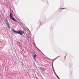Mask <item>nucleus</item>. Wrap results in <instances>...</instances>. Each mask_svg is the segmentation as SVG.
<instances>
[{"label":"nucleus","mask_w":79,"mask_h":79,"mask_svg":"<svg viewBox=\"0 0 79 79\" xmlns=\"http://www.w3.org/2000/svg\"><path fill=\"white\" fill-rule=\"evenodd\" d=\"M12 31L13 32H15V33H17V34H20L21 35H22V34H24V31H22L21 30L18 31L14 30V29H12Z\"/></svg>","instance_id":"1"},{"label":"nucleus","mask_w":79,"mask_h":79,"mask_svg":"<svg viewBox=\"0 0 79 79\" xmlns=\"http://www.w3.org/2000/svg\"><path fill=\"white\" fill-rule=\"evenodd\" d=\"M9 16L11 19H12V20L14 21L15 22H18V20H16L13 17V14H12V13H11L10 14Z\"/></svg>","instance_id":"2"},{"label":"nucleus","mask_w":79,"mask_h":79,"mask_svg":"<svg viewBox=\"0 0 79 79\" xmlns=\"http://www.w3.org/2000/svg\"><path fill=\"white\" fill-rule=\"evenodd\" d=\"M40 69H41V71H45V69L42 67H40Z\"/></svg>","instance_id":"3"},{"label":"nucleus","mask_w":79,"mask_h":79,"mask_svg":"<svg viewBox=\"0 0 79 79\" xmlns=\"http://www.w3.org/2000/svg\"><path fill=\"white\" fill-rule=\"evenodd\" d=\"M36 57V54H35L34 55V56H33V59H34V60H35Z\"/></svg>","instance_id":"4"},{"label":"nucleus","mask_w":79,"mask_h":79,"mask_svg":"<svg viewBox=\"0 0 79 79\" xmlns=\"http://www.w3.org/2000/svg\"><path fill=\"white\" fill-rule=\"evenodd\" d=\"M5 22H6V23L7 24L9 23V22H8V20L7 19H6Z\"/></svg>","instance_id":"5"},{"label":"nucleus","mask_w":79,"mask_h":79,"mask_svg":"<svg viewBox=\"0 0 79 79\" xmlns=\"http://www.w3.org/2000/svg\"><path fill=\"white\" fill-rule=\"evenodd\" d=\"M7 24V26H8V27L9 28V29H10V25L9 23H8Z\"/></svg>","instance_id":"6"},{"label":"nucleus","mask_w":79,"mask_h":79,"mask_svg":"<svg viewBox=\"0 0 79 79\" xmlns=\"http://www.w3.org/2000/svg\"><path fill=\"white\" fill-rule=\"evenodd\" d=\"M57 76L58 78L59 79H60V78L59 77H58V75H57Z\"/></svg>","instance_id":"7"},{"label":"nucleus","mask_w":79,"mask_h":79,"mask_svg":"<svg viewBox=\"0 0 79 79\" xmlns=\"http://www.w3.org/2000/svg\"><path fill=\"white\" fill-rule=\"evenodd\" d=\"M60 9H64V8H60Z\"/></svg>","instance_id":"8"},{"label":"nucleus","mask_w":79,"mask_h":79,"mask_svg":"<svg viewBox=\"0 0 79 79\" xmlns=\"http://www.w3.org/2000/svg\"><path fill=\"white\" fill-rule=\"evenodd\" d=\"M59 56H57V57H56V58H58V57H59Z\"/></svg>","instance_id":"9"},{"label":"nucleus","mask_w":79,"mask_h":79,"mask_svg":"<svg viewBox=\"0 0 79 79\" xmlns=\"http://www.w3.org/2000/svg\"><path fill=\"white\" fill-rule=\"evenodd\" d=\"M42 53V54H43V53H42V52H41Z\"/></svg>","instance_id":"10"},{"label":"nucleus","mask_w":79,"mask_h":79,"mask_svg":"<svg viewBox=\"0 0 79 79\" xmlns=\"http://www.w3.org/2000/svg\"><path fill=\"white\" fill-rule=\"evenodd\" d=\"M42 53V54H43V53H42V52H41Z\"/></svg>","instance_id":"11"}]
</instances>
